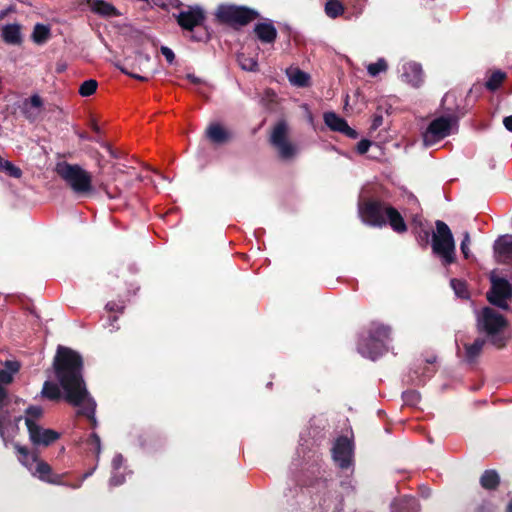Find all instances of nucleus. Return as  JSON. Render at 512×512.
<instances>
[{
	"instance_id": "3c124183",
	"label": "nucleus",
	"mask_w": 512,
	"mask_h": 512,
	"mask_svg": "<svg viewBox=\"0 0 512 512\" xmlns=\"http://www.w3.org/2000/svg\"><path fill=\"white\" fill-rule=\"evenodd\" d=\"M503 125L508 131L512 132V115L503 119Z\"/></svg>"
},
{
	"instance_id": "13d9d810",
	"label": "nucleus",
	"mask_w": 512,
	"mask_h": 512,
	"mask_svg": "<svg viewBox=\"0 0 512 512\" xmlns=\"http://www.w3.org/2000/svg\"><path fill=\"white\" fill-rule=\"evenodd\" d=\"M5 163V160L0 156V170L2 169L3 165Z\"/></svg>"
},
{
	"instance_id": "473e14b6",
	"label": "nucleus",
	"mask_w": 512,
	"mask_h": 512,
	"mask_svg": "<svg viewBox=\"0 0 512 512\" xmlns=\"http://www.w3.org/2000/svg\"><path fill=\"white\" fill-rule=\"evenodd\" d=\"M42 395L49 400H58L61 397V392L56 383L46 381L42 388Z\"/></svg>"
},
{
	"instance_id": "6e6d98bb",
	"label": "nucleus",
	"mask_w": 512,
	"mask_h": 512,
	"mask_svg": "<svg viewBox=\"0 0 512 512\" xmlns=\"http://www.w3.org/2000/svg\"><path fill=\"white\" fill-rule=\"evenodd\" d=\"M6 15H7V10L2 11V12L0 13V19L4 18Z\"/></svg>"
},
{
	"instance_id": "aec40b11",
	"label": "nucleus",
	"mask_w": 512,
	"mask_h": 512,
	"mask_svg": "<svg viewBox=\"0 0 512 512\" xmlns=\"http://www.w3.org/2000/svg\"><path fill=\"white\" fill-rule=\"evenodd\" d=\"M494 252L500 261H512V235L499 237L494 243Z\"/></svg>"
},
{
	"instance_id": "ddd939ff",
	"label": "nucleus",
	"mask_w": 512,
	"mask_h": 512,
	"mask_svg": "<svg viewBox=\"0 0 512 512\" xmlns=\"http://www.w3.org/2000/svg\"><path fill=\"white\" fill-rule=\"evenodd\" d=\"M204 19V11L199 6H194L181 11L177 16V23L182 29L193 31L194 28L202 25Z\"/></svg>"
},
{
	"instance_id": "cd10ccee",
	"label": "nucleus",
	"mask_w": 512,
	"mask_h": 512,
	"mask_svg": "<svg viewBox=\"0 0 512 512\" xmlns=\"http://www.w3.org/2000/svg\"><path fill=\"white\" fill-rule=\"evenodd\" d=\"M20 365L17 361H6L5 367L0 371V384H10L13 376L19 371Z\"/></svg>"
},
{
	"instance_id": "bb28decb",
	"label": "nucleus",
	"mask_w": 512,
	"mask_h": 512,
	"mask_svg": "<svg viewBox=\"0 0 512 512\" xmlns=\"http://www.w3.org/2000/svg\"><path fill=\"white\" fill-rule=\"evenodd\" d=\"M15 449L18 453V460L21 464L30 472L33 471L35 464L38 462L37 456L34 453L29 452L26 447L19 444H15Z\"/></svg>"
},
{
	"instance_id": "2eb2a0df",
	"label": "nucleus",
	"mask_w": 512,
	"mask_h": 512,
	"mask_svg": "<svg viewBox=\"0 0 512 512\" xmlns=\"http://www.w3.org/2000/svg\"><path fill=\"white\" fill-rule=\"evenodd\" d=\"M28 432L30 441L34 445L48 446L60 437L57 431L45 429L39 424L37 426H32V428L28 429Z\"/></svg>"
},
{
	"instance_id": "1a4fd4ad",
	"label": "nucleus",
	"mask_w": 512,
	"mask_h": 512,
	"mask_svg": "<svg viewBox=\"0 0 512 512\" xmlns=\"http://www.w3.org/2000/svg\"><path fill=\"white\" fill-rule=\"evenodd\" d=\"M288 126L285 121H279L273 128L270 141L277 149L279 155L283 159H290L297 153V148L288 141Z\"/></svg>"
},
{
	"instance_id": "b1692460",
	"label": "nucleus",
	"mask_w": 512,
	"mask_h": 512,
	"mask_svg": "<svg viewBox=\"0 0 512 512\" xmlns=\"http://www.w3.org/2000/svg\"><path fill=\"white\" fill-rule=\"evenodd\" d=\"M1 36L5 43L20 45L22 43L21 27L19 24H7L1 29Z\"/></svg>"
},
{
	"instance_id": "e433bc0d",
	"label": "nucleus",
	"mask_w": 512,
	"mask_h": 512,
	"mask_svg": "<svg viewBox=\"0 0 512 512\" xmlns=\"http://www.w3.org/2000/svg\"><path fill=\"white\" fill-rule=\"evenodd\" d=\"M98 87V83L94 79H89L84 81L79 88V94L82 97H88L91 96L96 92V89Z\"/></svg>"
},
{
	"instance_id": "f704fd0d",
	"label": "nucleus",
	"mask_w": 512,
	"mask_h": 512,
	"mask_svg": "<svg viewBox=\"0 0 512 512\" xmlns=\"http://www.w3.org/2000/svg\"><path fill=\"white\" fill-rule=\"evenodd\" d=\"M343 6L337 0H329L325 4V12L331 18H336L343 13Z\"/></svg>"
},
{
	"instance_id": "dca6fc26",
	"label": "nucleus",
	"mask_w": 512,
	"mask_h": 512,
	"mask_svg": "<svg viewBox=\"0 0 512 512\" xmlns=\"http://www.w3.org/2000/svg\"><path fill=\"white\" fill-rule=\"evenodd\" d=\"M43 110V101L38 94L32 95L30 98L23 101L21 111L25 118L30 122L39 119Z\"/></svg>"
},
{
	"instance_id": "09e8293b",
	"label": "nucleus",
	"mask_w": 512,
	"mask_h": 512,
	"mask_svg": "<svg viewBox=\"0 0 512 512\" xmlns=\"http://www.w3.org/2000/svg\"><path fill=\"white\" fill-rule=\"evenodd\" d=\"M106 309L110 312L121 313L124 309V305L122 303H116V302L112 301V302H108L106 304Z\"/></svg>"
},
{
	"instance_id": "c9c22d12",
	"label": "nucleus",
	"mask_w": 512,
	"mask_h": 512,
	"mask_svg": "<svg viewBox=\"0 0 512 512\" xmlns=\"http://www.w3.org/2000/svg\"><path fill=\"white\" fill-rule=\"evenodd\" d=\"M505 79V73L501 71H495L491 74L489 79L486 82L487 89L494 91L502 84Z\"/></svg>"
},
{
	"instance_id": "6ab92c4d",
	"label": "nucleus",
	"mask_w": 512,
	"mask_h": 512,
	"mask_svg": "<svg viewBox=\"0 0 512 512\" xmlns=\"http://www.w3.org/2000/svg\"><path fill=\"white\" fill-rule=\"evenodd\" d=\"M33 476L38 477L40 480L51 483V484H62L61 475L54 474L50 465L46 462L39 461L35 464L33 471H31Z\"/></svg>"
},
{
	"instance_id": "a878e982",
	"label": "nucleus",
	"mask_w": 512,
	"mask_h": 512,
	"mask_svg": "<svg viewBox=\"0 0 512 512\" xmlns=\"http://www.w3.org/2000/svg\"><path fill=\"white\" fill-rule=\"evenodd\" d=\"M290 83L297 87H307L310 82V75L299 68H289L286 71Z\"/></svg>"
},
{
	"instance_id": "de8ad7c7",
	"label": "nucleus",
	"mask_w": 512,
	"mask_h": 512,
	"mask_svg": "<svg viewBox=\"0 0 512 512\" xmlns=\"http://www.w3.org/2000/svg\"><path fill=\"white\" fill-rule=\"evenodd\" d=\"M371 146V142L369 140L363 139L357 144V152L359 154H365Z\"/></svg>"
},
{
	"instance_id": "a211bd4d",
	"label": "nucleus",
	"mask_w": 512,
	"mask_h": 512,
	"mask_svg": "<svg viewBox=\"0 0 512 512\" xmlns=\"http://www.w3.org/2000/svg\"><path fill=\"white\" fill-rule=\"evenodd\" d=\"M7 398V391L0 384V436L5 443L12 437V433H10L11 424L9 415L2 410L7 402Z\"/></svg>"
},
{
	"instance_id": "c03bdc74",
	"label": "nucleus",
	"mask_w": 512,
	"mask_h": 512,
	"mask_svg": "<svg viewBox=\"0 0 512 512\" xmlns=\"http://www.w3.org/2000/svg\"><path fill=\"white\" fill-rule=\"evenodd\" d=\"M89 443L94 446L97 459L101 453V440L97 433H92L89 437Z\"/></svg>"
},
{
	"instance_id": "7ed1b4c3",
	"label": "nucleus",
	"mask_w": 512,
	"mask_h": 512,
	"mask_svg": "<svg viewBox=\"0 0 512 512\" xmlns=\"http://www.w3.org/2000/svg\"><path fill=\"white\" fill-rule=\"evenodd\" d=\"M56 172L74 194L86 196L94 192L92 174L82 166L61 162L56 165Z\"/></svg>"
},
{
	"instance_id": "a18cd8bd",
	"label": "nucleus",
	"mask_w": 512,
	"mask_h": 512,
	"mask_svg": "<svg viewBox=\"0 0 512 512\" xmlns=\"http://www.w3.org/2000/svg\"><path fill=\"white\" fill-rule=\"evenodd\" d=\"M160 51L169 64H172L174 62L175 54L172 51V49H170L167 46H161Z\"/></svg>"
},
{
	"instance_id": "8fccbe9b",
	"label": "nucleus",
	"mask_w": 512,
	"mask_h": 512,
	"mask_svg": "<svg viewBox=\"0 0 512 512\" xmlns=\"http://www.w3.org/2000/svg\"><path fill=\"white\" fill-rule=\"evenodd\" d=\"M95 471V467L93 469H91L90 471L86 472L83 476H82V479L80 480V482L76 485H73L72 488L76 489V488H79L81 485H82V482L87 479L88 477H90Z\"/></svg>"
},
{
	"instance_id": "f8f14e48",
	"label": "nucleus",
	"mask_w": 512,
	"mask_h": 512,
	"mask_svg": "<svg viewBox=\"0 0 512 512\" xmlns=\"http://www.w3.org/2000/svg\"><path fill=\"white\" fill-rule=\"evenodd\" d=\"M332 456L340 468H349L352 464L353 444L347 437H339L332 448Z\"/></svg>"
},
{
	"instance_id": "680f3d73",
	"label": "nucleus",
	"mask_w": 512,
	"mask_h": 512,
	"mask_svg": "<svg viewBox=\"0 0 512 512\" xmlns=\"http://www.w3.org/2000/svg\"><path fill=\"white\" fill-rule=\"evenodd\" d=\"M15 420H16L17 422H19V421H21V420H22V417H21V416H19V417L15 418Z\"/></svg>"
},
{
	"instance_id": "ea45409f",
	"label": "nucleus",
	"mask_w": 512,
	"mask_h": 512,
	"mask_svg": "<svg viewBox=\"0 0 512 512\" xmlns=\"http://www.w3.org/2000/svg\"><path fill=\"white\" fill-rule=\"evenodd\" d=\"M402 399L406 405L414 406L420 400V395L417 391L408 390L402 393Z\"/></svg>"
},
{
	"instance_id": "4c0bfd02",
	"label": "nucleus",
	"mask_w": 512,
	"mask_h": 512,
	"mask_svg": "<svg viewBox=\"0 0 512 512\" xmlns=\"http://www.w3.org/2000/svg\"><path fill=\"white\" fill-rule=\"evenodd\" d=\"M450 285L457 297L463 299L468 298V291L464 281L458 279H451Z\"/></svg>"
},
{
	"instance_id": "49530a36",
	"label": "nucleus",
	"mask_w": 512,
	"mask_h": 512,
	"mask_svg": "<svg viewBox=\"0 0 512 512\" xmlns=\"http://www.w3.org/2000/svg\"><path fill=\"white\" fill-rule=\"evenodd\" d=\"M123 462V456L121 454H116L112 460V471H119L123 466Z\"/></svg>"
},
{
	"instance_id": "c85d7f7f",
	"label": "nucleus",
	"mask_w": 512,
	"mask_h": 512,
	"mask_svg": "<svg viewBox=\"0 0 512 512\" xmlns=\"http://www.w3.org/2000/svg\"><path fill=\"white\" fill-rule=\"evenodd\" d=\"M485 344V340L482 338H477L472 344H466L465 347V357L468 362H473L481 353L483 346Z\"/></svg>"
},
{
	"instance_id": "bf43d9fd",
	"label": "nucleus",
	"mask_w": 512,
	"mask_h": 512,
	"mask_svg": "<svg viewBox=\"0 0 512 512\" xmlns=\"http://www.w3.org/2000/svg\"><path fill=\"white\" fill-rule=\"evenodd\" d=\"M117 321V317H113V319L111 320V326H113V322Z\"/></svg>"
},
{
	"instance_id": "c756f323",
	"label": "nucleus",
	"mask_w": 512,
	"mask_h": 512,
	"mask_svg": "<svg viewBox=\"0 0 512 512\" xmlns=\"http://www.w3.org/2000/svg\"><path fill=\"white\" fill-rule=\"evenodd\" d=\"M51 32L47 25L37 23L34 26L31 38L34 43L41 45L44 44L50 38Z\"/></svg>"
},
{
	"instance_id": "4be33fe9",
	"label": "nucleus",
	"mask_w": 512,
	"mask_h": 512,
	"mask_svg": "<svg viewBox=\"0 0 512 512\" xmlns=\"http://www.w3.org/2000/svg\"><path fill=\"white\" fill-rule=\"evenodd\" d=\"M207 138L215 144H223L230 138V132L218 122L211 123L206 129Z\"/></svg>"
},
{
	"instance_id": "9d476101",
	"label": "nucleus",
	"mask_w": 512,
	"mask_h": 512,
	"mask_svg": "<svg viewBox=\"0 0 512 512\" xmlns=\"http://www.w3.org/2000/svg\"><path fill=\"white\" fill-rule=\"evenodd\" d=\"M512 297V286L508 280L501 277H491V289L487 298L492 305L508 309V300Z\"/></svg>"
},
{
	"instance_id": "423d86ee",
	"label": "nucleus",
	"mask_w": 512,
	"mask_h": 512,
	"mask_svg": "<svg viewBox=\"0 0 512 512\" xmlns=\"http://www.w3.org/2000/svg\"><path fill=\"white\" fill-rule=\"evenodd\" d=\"M435 225L436 232L432 235L433 253L440 257L444 265H449L455 261V242L453 234L445 222L437 220Z\"/></svg>"
},
{
	"instance_id": "f3484780",
	"label": "nucleus",
	"mask_w": 512,
	"mask_h": 512,
	"mask_svg": "<svg viewBox=\"0 0 512 512\" xmlns=\"http://www.w3.org/2000/svg\"><path fill=\"white\" fill-rule=\"evenodd\" d=\"M401 77L408 84L418 87L423 82V72L420 64L407 62L402 65Z\"/></svg>"
},
{
	"instance_id": "9b49d317",
	"label": "nucleus",
	"mask_w": 512,
	"mask_h": 512,
	"mask_svg": "<svg viewBox=\"0 0 512 512\" xmlns=\"http://www.w3.org/2000/svg\"><path fill=\"white\" fill-rule=\"evenodd\" d=\"M150 60L151 57L149 54L144 53L142 51H137L133 58L126 57L123 63L118 67L123 73L135 79L146 81L148 78L138 74L137 72H143L148 66Z\"/></svg>"
},
{
	"instance_id": "4d7b16f0",
	"label": "nucleus",
	"mask_w": 512,
	"mask_h": 512,
	"mask_svg": "<svg viewBox=\"0 0 512 512\" xmlns=\"http://www.w3.org/2000/svg\"><path fill=\"white\" fill-rule=\"evenodd\" d=\"M192 38H193L194 40H197V41H201V40H203V39H204V37H203V36H200V37L192 36Z\"/></svg>"
},
{
	"instance_id": "7c9ffc66",
	"label": "nucleus",
	"mask_w": 512,
	"mask_h": 512,
	"mask_svg": "<svg viewBox=\"0 0 512 512\" xmlns=\"http://www.w3.org/2000/svg\"><path fill=\"white\" fill-rule=\"evenodd\" d=\"M43 409L40 406H29L26 409L25 415V424L27 429L32 428V426H37V421L42 417Z\"/></svg>"
},
{
	"instance_id": "20e7f679",
	"label": "nucleus",
	"mask_w": 512,
	"mask_h": 512,
	"mask_svg": "<svg viewBox=\"0 0 512 512\" xmlns=\"http://www.w3.org/2000/svg\"><path fill=\"white\" fill-rule=\"evenodd\" d=\"M478 329L486 334L488 341L497 348L506 345L507 337L503 329L507 325L506 319L490 307H485L477 317Z\"/></svg>"
},
{
	"instance_id": "864d4df0",
	"label": "nucleus",
	"mask_w": 512,
	"mask_h": 512,
	"mask_svg": "<svg viewBox=\"0 0 512 512\" xmlns=\"http://www.w3.org/2000/svg\"><path fill=\"white\" fill-rule=\"evenodd\" d=\"M382 123V117L381 116H377L375 117L374 121H373V125H372V128L376 129L378 128Z\"/></svg>"
},
{
	"instance_id": "4468645a",
	"label": "nucleus",
	"mask_w": 512,
	"mask_h": 512,
	"mask_svg": "<svg viewBox=\"0 0 512 512\" xmlns=\"http://www.w3.org/2000/svg\"><path fill=\"white\" fill-rule=\"evenodd\" d=\"M323 118L325 124L331 130L340 132L351 139L357 138L358 133L348 125L347 121L344 118L338 116L336 113L326 112Z\"/></svg>"
},
{
	"instance_id": "f03ea898",
	"label": "nucleus",
	"mask_w": 512,
	"mask_h": 512,
	"mask_svg": "<svg viewBox=\"0 0 512 512\" xmlns=\"http://www.w3.org/2000/svg\"><path fill=\"white\" fill-rule=\"evenodd\" d=\"M358 212L362 221L368 225L382 227L389 223L392 229L398 233L407 230L401 214L395 208L380 201L359 202Z\"/></svg>"
},
{
	"instance_id": "603ef678",
	"label": "nucleus",
	"mask_w": 512,
	"mask_h": 512,
	"mask_svg": "<svg viewBox=\"0 0 512 512\" xmlns=\"http://www.w3.org/2000/svg\"><path fill=\"white\" fill-rule=\"evenodd\" d=\"M186 77L194 84H199L201 82V80L193 74H187Z\"/></svg>"
},
{
	"instance_id": "58836bf2",
	"label": "nucleus",
	"mask_w": 512,
	"mask_h": 512,
	"mask_svg": "<svg viewBox=\"0 0 512 512\" xmlns=\"http://www.w3.org/2000/svg\"><path fill=\"white\" fill-rule=\"evenodd\" d=\"M387 69V63L384 59H378L375 63H370L367 66V71L370 76L375 77L379 73L384 72Z\"/></svg>"
},
{
	"instance_id": "393cba45",
	"label": "nucleus",
	"mask_w": 512,
	"mask_h": 512,
	"mask_svg": "<svg viewBox=\"0 0 512 512\" xmlns=\"http://www.w3.org/2000/svg\"><path fill=\"white\" fill-rule=\"evenodd\" d=\"M392 512H418V501L411 496H404L395 500L391 505Z\"/></svg>"
},
{
	"instance_id": "37998d69",
	"label": "nucleus",
	"mask_w": 512,
	"mask_h": 512,
	"mask_svg": "<svg viewBox=\"0 0 512 512\" xmlns=\"http://www.w3.org/2000/svg\"><path fill=\"white\" fill-rule=\"evenodd\" d=\"M125 482V476L121 474L119 471H112L110 480H109V486L110 487H117L120 486Z\"/></svg>"
},
{
	"instance_id": "f257e3e1",
	"label": "nucleus",
	"mask_w": 512,
	"mask_h": 512,
	"mask_svg": "<svg viewBox=\"0 0 512 512\" xmlns=\"http://www.w3.org/2000/svg\"><path fill=\"white\" fill-rule=\"evenodd\" d=\"M56 378L63 389L64 399L78 407L77 414L87 417L97 427L96 402L89 394L83 376L81 356L70 348L59 346L53 362Z\"/></svg>"
},
{
	"instance_id": "39448f33",
	"label": "nucleus",
	"mask_w": 512,
	"mask_h": 512,
	"mask_svg": "<svg viewBox=\"0 0 512 512\" xmlns=\"http://www.w3.org/2000/svg\"><path fill=\"white\" fill-rule=\"evenodd\" d=\"M390 332L388 326L373 323L368 336L360 338L358 352L365 358L376 360L388 349Z\"/></svg>"
},
{
	"instance_id": "0eeeda50",
	"label": "nucleus",
	"mask_w": 512,
	"mask_h": 512,
	"mask_svg": "<svg viewBox=\"0 0 512 512\" xmlns=\"http://www.w3.org/2000/svg\"><path fill=\"white\" fill-rule=\"evenodd\" d=\"M458 131V119L454 115H441L434 118L422 134L423 144L432 146Z\"/></svg>"
},
{
	"instance_id": "72a5a7b5",
	"label": "nucleus",
	"mask_w": 512,
	"mask_h": 512,
	"mask_svg": "<svg viewBox=\"0 0 512 512\" xmlns=\"http://www.w3.org/2000/svg\"><path fill=\"white\" fill-rule=\"evenodd\" d=\"M237 61L240 67L246 71H255L258 67L257 60L253 57H248L244 53L237 55Z\"/></svg>"
},
{
	"instance_id": "5701e85b",
	"label": "nucleus",
	"mask_w": 512,
	"mask_h": 512,
	"mask_svg": "<svg viewBox=\"0 0 512 512\" xmlns=\"http://www.w3.org/2000/svg\"><path fill=\"white\" fill-rule=\"evenodd\" d=\"M86 5L92 12L104 17H116L119 15L117 9L112 4L103 0H86Z\"/></svg>"
},
{
	"instance_id": "5fc2aeb1",
	"label": "nucleus",
	"mask_w": 512,
	"mask_h": 512,
	"mask_svg": "<svg viewBox=\"0 0 512 512\" xmlns=\"http://www.w3.org/2000/svg\"><path fill=\"white\" fill-rule=\"evenodd\" d=\"M507 512H512V499L510 500V502L507 506Z\"/></svg>"
},
{
	"instance_id": "052dcab7",
	"label": "nucleus",
	"mask_w": 512,
	"mask_h": 512,
	"mask_svg": "<svg viewBox=\"0 0 512 512\" xmlns=\"http://www.w3.org/2000/svg\"><path fill=\"white\" fill-rule=\"evenodd\" d=\"M448 97H449V94H446V95L444 96V98H443V101H446V100L448 99Z\"/></svg>"
},
{
	"instance_id": "6e6552de",
	"label": "nucleus",
	"mask_w": 512,
	"mask_h": 512,
	"mask_svg": "<svg viewBox=\"0 0 512 512\" xmlns=\"http://www.w3.org/2000/svg\"><path fill=\"white\" fill-rule=\"evenodd\" d=\"M215 15L220 22L232 26H244L258 17L253 9L229 4L219 5Z\"/></svg>"
},
{
	"instance_id": "2f4dec72",
	"label": "nucleus",
	"mask_w": 512,
	"mask_h": 512,
	"mask_svg": "<svg viewBox=\"0 0 512 512\" xmlns=\"http://www.w3.org/2000/svg\"><path fill=\"white\" fill-rule=\"evenodd\" d=\"M480 483L485 489H494L499 484V476L494 470H487L480 478Z\"/></svg>"
},
{
	"instance_id": "a19ab883",
	"label": "nucleus",
	"mask_w": 512,
	"mask_h": 512,
	"mask_svg": "<svg viewBox=\"0 0 512 512\" xmlns=\"http://www.w3.org/2000/svg\"><path fill=\"white\" fill-rule=\"evenodd\" d=\"M470 242H471L470 234H469V232L466 231L463 233V239L460 244L461 252L466 259H468L471 255L470 249H469Z\"/></svg>"
},
{
	"instance_id": "412c9836",
	"label": "nucleus",
	"mask_w": 512,
	"mask_h": 512,
	"mask_svg": "<svg viewBox=\"0 0 512 512\" xmlns=\"http://www.w3.org/2000/svg\"><path fill=\"white\" fill-rule=\"evenodd\" d=\"M254 32L263 43H273L277 37V30L271 21L256 24Z\"/></svg>"
},
{
	"instance_id": "79ce46f5",
	"label": "nucleus",
	"mask_w": 512,
	"mask_h": 512,
	"mask_svg": "<svg viewBox=\"0 0 512 512\" xmlns=\"http://www.w3.org/2000/svg\"><path fill=\"white\" fill-rule=\"evenodd\" d=\"M2 169L5 170L10 176L14 178H19L22 175L21 170L18 167L14 166L9 161H5Z\"/></svg>"
}]
</instances>
